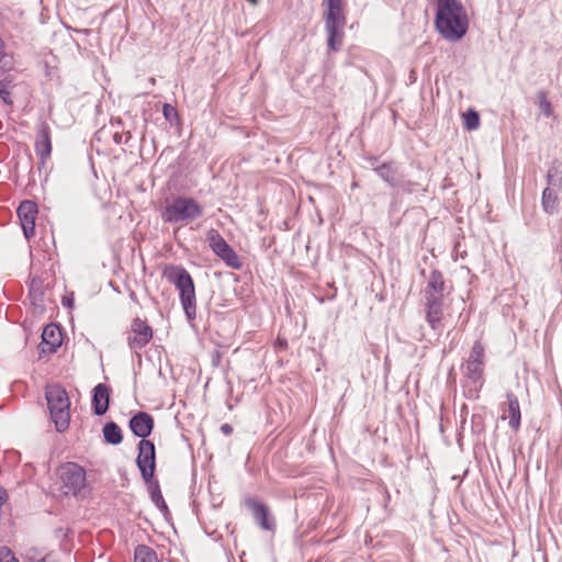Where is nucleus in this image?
I'll list each match as a JSON object with an SVG mask.
<instances>
[{"label": "nucleus", "instance_id": "obj_10", "mask_svg": "<svg viewBox=\"0 0 562 562\" xmlns=\"http://www.w3.org/2000/svg\"><path fill=\"white\" fill-rule=\"evenodd\" d=\"M137 467L145 482H150L155 472V445L149 440L138 442Z\"/></svg>", "mask_w": 562, "mask_h": 562}, {"label": "nucleus", "instance_id": "obj_28", "mask_svg": "<svg viewBox=\"0 0 562 562\" xmlns=\"http://www.w3.org/2000/svg\"><path fill=\"white\" fill-rule=\"evenodd\" d=\"M0 98L2 99V101L5 104H8V105L12 104L11 93H10V81H7V80L0 81Z\"/></svg>", "mask_w": 562, "mask_h": 562}, {"label": "nucleus", "instance_id": "obj_4", "mask_svg": "<svg viewBox=\"0 0 562 562\" xmlns=\"http://www.w3.org/2000/svg\"><path fill=\"white\" fill-rule=\"evenodd\" d=\"M162 276L179 291L181 305L187 317L189 319L194 318L196 300L194 283L190 273L182 266L169 265L164 268Z\"/></svg>", "mask_w": 562, "mask_h": 562}, {"label": "nucleus", "instance_id": "obj_13", "mask_svg": "<svg viewBox=\"0 0 562 562\" xmlns=\"http://www.w3.org/2000/svg\"><path fill=\"white\" fill-rule=\"evenodd\" d=\"M35 153L40 156L42 164L49 158L52 153L50 128L45 122L38 124L36 128Z\"/></svg>", "mask_w": 562, "mask_h": 562}, {"label": "nucleus", "instance_id": "obj_27", "mask_svg": "<svg viewBox=\"0 0 562 562\" xmlns=\"http://www.w3.org/2000/svg\"><path fill=\"white\" fill-rule=\"evenodd\" d=\"M537 99H538V106H539V110L540 112L549 117L552 115V106H551V103L549 102V100L547 99V95L543 91H539L537 93Z\"/></svg>", "mask_w": 562, "mask_h": 562}, {"label": "nucleus", "instance_id": "obj_14", "mask_svg": "<svg viewBox=\"0 0 562 562\" xmlns=\"http://www.w3.org/2000/svg\"><path fill=\"white\" fill-rule=\"evenodd\" d=\"M153 428L154 418L146 412H138L130 419L131 431L142 440H146Z\"/></svg>", "mask_w": 562, "mask_h": 562}, {"label": "nucleus", "instance_id": "obj_25", "mask_svg": "<svg viewBox=\"0 0 562 562\" xmlns=\"http://www.w3.org/2000/svg\"><path fill=\"white\" fill-rule=\"evenodd\" d=\"M43 296L44 292L42 290L41 282L33 280L30 288V297L32 304L35 306H43Z\"/></svg>", "mask_w": 562, "mask_h": 562}, {"label": "nucleus", "instance_id": "obj_16", "mask_svg": "<svg viewBox=\"0 0 562 562\" xmlns=\"http://www.w3.org/2000/svg\"><path fill=\"white\" fill-rule=\"evenodd\" d=\"M109 401H110L109 387L103 383H99L98 385H95L93 389V397H92L94 414L98 416L105 414L109 408Z\"/></svg>", "mask_w": 562, "mask_h": 562}, {"label": "nucleus", "instance_id": "obj_23", "mask_svg": "<svg viewBox=\"0 0 562 562\" xmlns=\"http://www.w3.org/2000/svg\"><path fill=\"white\" fill-rule=\"evenodd\" d=\"M135 562H158L157 555L153 549L146 546H138L134 553Z\"/></svg>", "mask_w": 562, "mask_h": 562}, {"label": "nucleus", "instance_id": "obj_15", "mask_svg": "<svg viewBox=\"0 0 562 562\" xmlns=\"http://www.w3.org/2000/svg\"><path fill=\"white\" fill-rule=\"evenodd\" d=\"M506 400L507 402L504 403V405L507 406V408H504V412H507V415H503L502 418H508V425L514 429L517 430L520 426V407L517 396H515L512 392L506 393Z\"/></svg>", "mask_w": 562, "mask_h": 562}, {"label": "nucleus", "instance_id": "obj_1", "mask_svg": "<svg viewBox=\"0 0 562 562\" xmlns=\"http://www.w3.org/2000/svg\"><path fill=\"white\" fill-rule=\"evenodd\" d=\"M435 27L449 42H458L467 34L469 18L460 0L437 1Z\"/></svg>", "mask_w": 562, "mask_h": 562}, {"label": "nucleus", "instance_id": "obj_8", "mask_svg": "<svg viewBox=\"0 0 562 562\" xmlns=\"http://www.w3.org/2000/svg\"><path fill=\"white\" fill-rule=\"evenodd\" d=\"M57 482L61 495L78 497L87 488L86 470L76 462H66L57 471Z\"/></svg>", "mask_w": 562, "mask_h": 562}, {"label": "nucleus", "instance_id": "obj_7", "mask_svg": "<svg viewBox=\"0 0 562 562\" xmlns=\"http://www.w3.org/2000/svg\"><path fill=\"white\" fill-rule=\"evenodd\" d=\"M45 395L50 418L57 431L66 430L70 422V401L66 390L57 384L49 385Z\"/></svg>", "mask_w": 562, "mask_h": 562}, {"label": "nucleus", "instance_id": "obj_17", "mask_svg": "<svg viewBox=\"0 0 562 562\" xmlns=\"http://www.w3.org/2000/svg\"><path fill=\"white\" fill-rule=\"evenodd\" d=\"M246 505L252 510L256 521L262 529L271 530L273 528V521L269 519V512L266 505L254 499L246 501Z\"/></svg>", "mask_w": 562, "mask_h": 562}, {"label": "nucleus", "instance_id": "obj_31", "mask_svg": "<svg viewBox=\"0 0 562 562\" xmlns=\"http://www.w3.org/2000/svg\"><path fill=\"white\" fill-rule=\"evenodd\" d=\"M547 181L549 186H560L562 183L560 179H554L551 170L548 171Z\"/></svg>", "mask_w": 562, "mask_h": 562}, {"label": "nucleus", "instance_id": "obj_30", "mask_svg": "<svg viewBox=\"0 0 562 562\" xmlns=\"http://www.w3.org/2000/svg\"><path fill=\"white\" fill-rule=\"evenodd\" d=\"M162 114H164L165 119L169 122H173L178 116L176 109L168 103L164 104Z\"/></svg>", "mask_w": 562, "mask_h": 562}, {"label": "nucleus", "instance_id": "obj_32", "mask_svg": "<svg viewBox=\"0 0 562 562\" xmlns=\"http://www.w3.org/2000/svg\"><path fill=\"white\" fill-rule=\"evenodd\" d=\"M74 304V297L71 296H64L63 297V305L67 307H71Z\"/></svg>", "mask_w": 562, "mask_h": 562}, {"label": "nucleus", "instance_id": "obj_35", "mask_svg": "<svg viewBox=\"0 0 562 562\" xmlns=\"http://www.w3.org/2000/svg\"><path fill=\"white\" fill-rule=\"evenodd\" d=\"M3 45V40L0 37V46Z\"/></svg>", "mask_w": 562, "mask_h": 562}, {"label": "nucleus", "instance_id": "obj_9", "mask_svg": "<svg viewBox=\"0 0 562 562\" xmlns=\"http://www.w3.org/2000/svg\"><path fill=\"white\" fill-rule=\"evenodd\" d=\"M207 243L210 248L217 255L228 267L233 269H240L241 262L235 250L226 243L221 234L211 229L207 232Z\"/></svg>", "mask_w": 562, "mask_h": 562}, {"label": "nucleus", "instance_id": "obj_20", "mask_svg": "<svg viewBox=\"0 0 562 562\" xmlns=\"http://www.w3.org/2000/svg\"><path fill=\"white\" fill-rule=\"evenodd\" d=\"M149 483V494L151 502L156 505V507L165 515L168 513L167 504L162 497L159 484L157 482H153V480Z\"/></svg>", "mask_w": 562, "mask_h": 562}, {"label": "nucleus", "instance_id": "obj_22", "mask_svg": "<svg viewBox=\"0 0 562 562\" xmlns=\"http://www.w3.org/2000/svg\"><path fill=\"white\" fill-rule=\"evenodd\" d=\"M103 436L108 443L119 445L122 442V432L120 427L113 423H106L103 427Z\"/></svg>", "mask_w": 562, "mask_h": 562}, {"label": "nucleus", "instance_id": "obj_11", "mask_svg": "<svg viewBox=\"0 0 562 562\" xmlns=\"http://www.w3.org/2000/svg\"><path fill=\"white\" fill-rule=\"evenodd\" d=\"M153 338L151 327L143 319L135 318L127 336V345L132 350H140Z\"/></svg>", "mask_w": 562, "mask_h": 562}, {"label": "nucleus", "instance_id": "obj_18", "mask_svg": "<svg viewBox=\"0 0 562 562\" xmlns=\"http://www.w3.org/2000/svg\"><path fill=\"white\" fill-rule=\"evenodd\" d=\"M43 344L49 346L50 351H55L57 347L61 344L60 331L55 325H47L43 329L42 334Z\"/></svg>", "mask_w": 562, "mask_h": 562}, {"label": "nucleus", "instance_id": "obj_34", "mask_svg": "<svg viewBox=\"0 0 562 562\" xmlns=\"http://www.w3.org/2000/svg\"><path fill=\"white\" fill-rule=\"evenodd\" d=\"M248 2H250L252 5H256L258 3V0H247Z\"/></svg>", "mask_w": 562, "mask_h": 562}, {"label": "nucleus", "instance_id": "obj_5", "mask_svg": "<svg viewBox=\"0 0 562 562\" xmlns=\"http://www.w3.org/2000/svg\"><path fill=\"white\" fill-rule=\"evenodd\" d=\"M484 357V346L475 341L463 367L464 387L471 398L476 397L483 386Z\"/></svg>", "mask_w": 562, "mask_h": 562}, {"label": "nucleus", "instance_id": "obj_6", "mask_svg": "<svg viewBox=\"0 0 562 562\" xmlns=\"http://www.w3.org/2000/svg\"><path fill=\"white\" fill-rule=\"evenodd\" d=\"M203 215V207L192 198L177 196L167 203L161 217L166 223L187 224Z\"/></svg>", "mask_w": 562, "mask_h": 562}, {"label": "nucleus", "instance_id": "obj_21", "mask_svg": "<svg viewBox=\"0 0 562 562\" xmlns=\"http://www.w3.org/2000/svg\"><path fill=\"white\" fill-rule=\"evenodd\" d=\"M375 172L390 186L395 187L397 184V170L393 164H383L375 168Z\"/></svg>", "mask_w": 562, "mask_h": 562}, {"label": "nucleus", "instance_id": "obj_26", "mask_svg": "<svg viewBox=\"0 0 562 562\" xmlns=\"http://www.w3.org/2000/svg\"><path fill=\"white\" fill-rule=\"evenodd\" d=\"M463 121L465 128L469 131H474L480 126V116L473 110H469L463 114Z\"/></svg>", "mask_w": 562, "mask_h": 562}, {"label": "nucleus", "instance_id": "obj_19", "mask_svg": "<svg viewBox=\"0 0 562 562\" xmlns=\"http://www.w3.org/2000/svg\"><path fill=\"white\" fill-rule=\"evenodd\" d=\"M541 206L544 213L549 215L554 214L558 210V196L550 187L542 192Z\"/></svg>", "mask_w": 562, "mask_h": 562}, {"label": "nucleus", "instance_id": "obj_3", "mask_svg": "<svg viewBox=\"0 0 562 562\" xmlns=\"http://www.w3.org/2000/svg\"><path fill=\"white\" fill-rule=\"evenodd\" d=\"M324 11V29L329 52H338L344 43L346 15L342 0H322Z\"/></svg>", "mask_w": 562, "mask_h": 562}, {"label": "nucleus", "instance_id": "obj_2", "mask_svg": "<svg viewBox=\"0 0 562 562\" xmlns=\"http://www.w3.org/2000/svg\"><path fill=\"white\" fill-rule=\"evenodd\" d=\"M445 281L440 271L432 270L423 291L426 321L437 329L443 316Z\"/></svg>", "mask_w": 562, "mask_h": 562}, {"label": "nucleus", "instance_id": "obj_24", "mask_svg": "<svg viewBox=\"0 0 562 562\" xmlns=\"http://www.w3.org/2000/svg\"><path fill=\"white\" fill-rule=\"evenodd\" d=\"M14 60L12 55L4 52V44L0 46V76L12 70Z\"/></svg>", "mask_w": 562, "mask_h": 562}, {"label": "nucleus", "instance_id": "obj_12", "mask_svg": "<svg viewBox=\"0 0 562 562\" xmlns=\"http://www.w3.org/2000/svg\"><path fill=\"white\" fill-rule=\"evenodd\" d=\"M37 215V205L32 201H23L18 207V216L23 229L24 236L29 239L35 232V220Z\"/></svg>", "mask_w": 562, "mask_h": 562}, {"label": "nucleus", "instance_id": "obj_29", "mask_svg": "<svg viewBox=\"0 0 562 562\" xmlns=\"http://www.w3.org/2000/svg\"><path fill=\"white\" fill-rule=\"evenodd\" d=\"M0 562H19L12 551L7 547L0 548Z\"/></svg>", "mask_w": 562, "mask_h": 562}, {"label": "nucleus", "instance_id": "obj_33", "mask_svg": "<svg viewBox=\"0 0 562 562\" xmlns=\"http://www.w3.org/2000/svg\"><path fill=\"white\" fill-rule=\"evenodd\" d=\"M221 430H222L224 434L229 435V434L233 431V428H232V426H231V425H228V424H224V425H222Z\"/></svg>", "mask_w": 562, "mask_h": 562}]
</instances>
